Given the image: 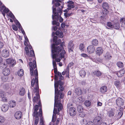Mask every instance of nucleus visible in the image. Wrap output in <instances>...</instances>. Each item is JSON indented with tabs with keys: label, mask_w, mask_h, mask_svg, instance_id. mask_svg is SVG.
Listing matches in <instances>:
<instances>
[{
	"label": "nucleus",
	"mask_w": 125,
	"mask_h": 125,
	"mask_svg": "<svg viewBox=\"0 0 125 125\" xmlns=\"http://www.w3.org/2000/svg\"><path fill=\"white\" fill-rule=\"evenodd\" d=\"M52 24L53 25H56L57 26H59L60 25L59 23L57 21L53 20L52 21Z\"/></svg>",
	"instance_id": "nucleus-45"
},
{
	"label": "nucleus",
	"mask_w": 125,
	"mask_h": 125,
	"mask_svg": "<svg viewBox=\"0 0 125 125\" xmlns=\"http://www.w3.org/2000/svg\"><path fill=\"white\" fill-rule=\"evenodd\" d=\"M52 64L54 69V73L56 75H57L59 77H60V76H62V75L61 73H60L59 72H58L56 62L55 61H52Z\"/></svg>",
	"instance_id": "nucleus-11"
},
{
	"label": "nucleus",
	"mask_w": 125,
	"mask_h": 125,
	"mask_svg": "<svg viewBox=\"0 0 125 125\" xmlns=\"http://www.w3.org/2000/svg\"><path fill=\"white\" fill-rule=\"evenodd\" d=\"M116 65L118 67L121 68H123L124 67L123 63L121 62H117Z\"/></svg>",
	"instance_id": "nucleus-35"
},
{
	"label": "nucleus",
	"mask_w": 125,
	"mask_h": 125,
	"mask_svg": "<svg viewBox=\"0 0 125 125\" xmlns=\"http://www.w3.org/2000/svg\"><path fill=\"white\" fill-rule=\"evenodd\" d=\"M118 114L116 117V120H118L123 115V113H122V110L121 109L120 110H119L118 111Z\"/></svg>",
	"instance_id": "nucleus-30"
},
{
	"label": "nucleus",
	"mask_w": 125,
	"mask_h": 125,
	"mask_svg": "<svg viewBox=\"0 0 125 125\" xmlns=\"http://www.w3.org/2000/svg\"><path fill=\"white\" fill-rule=\"evenodd\" d=\"M107 90V87L104 86L101 87L100 89V92L103 94H104Z\"/></svg>",
	"instance_id": "nucleus-22"
},
{
	"label": "nucleus",
	"mask_w": 125,
	"mask_h": 125,
	"mask_svg": "<svg viewBox=\"0 0 125 125\" xmlns=\"http://www.w3.org/2000/svg\"><path fill=\"white\" fill-rule=\"evenodd\" d=\"M25 90L24 88L23 87L21 88L19 92V93L20 95L22 96L24 95L25 93Z\"/></svg>",
	"instance_id": "nucleus-31"
},
{
	"label": "nucleus",
	"mask_w": 125,
	"mask_h": 125,
	"mask_svg": "<svg viewBox=\"0 0 125 125\" xmlns=\"http://www.w3.org/2000/svg\"><path fill=\"white\" fill-rule=\"evenodd\" d=\"M3 12L7 13L10 10L8 8H6L4 5L2 6L1 7H0V10L2 11V10Z\"/></svg>",
	"instance_id": "nucleus-23"
},
{
	"label": "nucleus",
	"mask_w": 125,
	"mask_h": 125,
	"mask_svg": "<svg viewBox=\"0 0 125 125\" xmlns=\"http://www.w3.org/2000/svg\"><path fill=\"white\" fill-rule=\"evenodd\" d=\"M27 62L28 61H31L32 59L33 60V62H29V66L30 72L31 75V76H34L33 74V68L35 69L37 67L36 62L35 61L36 59H35L32 56H29L28 59L27 58Z\"/></svg>",
	"instance_id": "nucleus-4"
},
{
	"label": "nucleus",
	"mask_w": 125,
	"mask_h": 125,
	"mask_svg": "<svg viewBox=\"0 0 125 125\" xmlns=\"http://www.w3.org/2000/svg\"><path fill=\"white\" fill-rule=\"evenodd\" d=\"M6 62L10 67H13L16 64V61L11 58L6 59Z\"/></svg>",
	"instance_id": "nucleus-8"
},
{
	"label": "nucleus",
	"mask_w": 125,
	"mask_h": 125,
	"mask_svg": "<svg viewBox=\"0 0 125 125\" xmlns=\"http://www.w3.org/2000/svg\"><path fill=\"white\" fill-rule=\"evenodd\" d=\"M57 36H54L53 37V42L55 43H56L57 42Z\"/></svg>",
	"instance_id": "nucleus-61"
},
{
	"label": "nucleus",
	"mask_w": 125,
	"mask_h": 125,
	"mask_svg": "<svg viewBox=\"0 0 125 125\" xmlns=\"http://www.w3.org/2000/svg\"><path fill=\"white\" fill-rule=\"evenodd\" d=\"M25 50L26 51V54L27 55H28L29 53L28 48L27 47H26L25 48Z\"/></svg>",
	"instance_id": "nucleus-52"
},
{
	"label": "nucleus",
	"mask_w": 125,
	"mask_h": 125,
	"mask_svg": "<svg viewBox=\"0 0 125 125\" xmlns=\"http://www.w3.org/2000/svg\"><path fill=\"white\" fill-rule=\"evenodd\" d=\"M24 36L25 39V41L24 42V44L25 46H27L29 43V40L26 34L24 35Z\"/></svg>",
	"instance_id": "nucleus-32"
},
{
	"label": "nucleus",
	"mask_w": 125,
	"mask_h": 125,
	"mask_svg": "<svg viewBox=\"0 0 125 125\" xmlns=\"http://www.w3.org/2000/svg\"><path fill=\"white\" fill-rule=\"evenodd\" d=\"M34 76L35 79L33 78L31 81V85L32 87H33L35 83H36L35 87L34 88V89L33 90L32 93V97L34 96V94L35 93V96H34L33 98V103H34L39 100V102L37 104L39 105L40 107L39 109V116L40 118V125H44L43 119L42 117V105L40 100L39 99L40 97L39 94L38 85V74H34Z\"/></svg>",
	"instance_id": "nucleus-1"
},
{
	"label": "nucleus",
	"mask_w": 125,
	"mask_h": 125,
	"mask_svg": "<svg viewBox=\"0 0 125 125\" xmlns=\"http://www.w3.org/2000/svg\"><path fill=\"white\" fill-rule=\"evenodd\" d=\"M109 114L110 117H112L114 115V113L112 111H110L109 112Z\"/></svg>",
	"instance_id": "nucleus-57"
},
{
	"label": "nucleus",
	"mask_w": 125,
	"mask_h": 125,
	"mask_svg": "<svg viewBox=\"0 0 125 125\" xmlns=\"http://www.w3.org/2000/svg\"><path fill=\"white\" fill-rule=\"evenodd\" d=\"M81 56L84 57L86 59L89 58L90 59H91L92 60H93V59L89 55H88L86 54L83 53L81 54Z\"/></svg>",
	"instance_id": "nucleus-29"
},
{
	"label": "nucleus",
	"mask_w": 125,
	"mask_h": 125,
	"mask_svg": "<svg viewBox=\"0 0 125 125\" xmlns=\"http://www.w3.org/2000/svg\"><path fill=\"white\" fill-rule=\"evenodd\" d=\"M60 52L58 53V52H53V53H52V57L53 59H55V60L54 61L55 62L56 61L57 62H59L61 61V59L60 58H56L58 57V54ZM53 61H54L53 60Z\"/></svg>",
	"instance_id": "nucleus-15"
},
{
	"label": "nucleus",
	"mask_w": 125,
	"mask_h": 125,
	"mask_svg": "<svg viewBox=\"0 0 125 125\" xmlns=\"http://www.w3.org/2000/svg\"><path fill=\"white\" fill-rule=\"evenodd\" d=\"M9 15L10 18L13 20L14 21H15V20L16 21V19L14 15L11 11H10L9 13Z\"/></svg>",
	"instance_id": "nucleus-41"
},
{
	"label": "nucleus",
	"mask_w": 125,
	"mask_h": 125,
	"mask_svg": "<svg viewBox=\"0 0 125 125\" xmlns=\"http://www.w3.org/2000/svg\"><path fill=\"white\" fill-rule=\"evenodd\" d=\"M58 77L56 74L54 75V88L55 89V94L56 96L57 97V95L58 94H57L56 93L57 92H58V88L59 85L60 86H62L63 84V82L60 80L58 81Z\"/></svg>",
	"instance_id": "nucleus-6"
},
{
	"label": "nucleus",
	"mask_w": 125,
	"mask_h": 125,
	"mask_svg": "<svg viewBox=\"0 0 125 125\" xmlns=\"http://www.w3.org/2000/svg\"><path fill=\"white\" fill-rule=\"evenodd\" d=\"M18 75L20 76H22L24 74L23 70L21 69H20L18 72Z\"/></svg>",
	"instance_id": "nucleus-39"
},
{
	"label": "nucleus",
	"mask_w": 125,
	"mask_h": 125,
	"mask_svg": "<svg viewBox=\"0 0 125 125\" xmlns=\"http://www.w3.org/2000/svg\"><path fill=\"white\" fill-rule=\"evenodd\" d=\"M9 108V106L8 104H4L2 106L1 109L3 112H5L8 110Z\"/></svg>",
	"instance_id": "nucleus-24"
},
{
	"label": "nucleus",
	"mask_w": 125,
	"mask_h": 125,
	"mask_svg": "<svg viewBox=\"0 0 125 125\" xmlns=\"http://www.w3.org/2000/svg\"><path fill=\"white\" fill-rule=\"evenodd\" d=\"M64 44V42H63L61 43L60 46H58L57 47H55V43L52 44L51 45L52 52L53 53L57 52L58 53L61 52L60 54V57L61 58H64L66 53L65 51L63 50V47Z\"/></svg>",
	"instance_id": "nucleus-2"
},
{
	"label": "nucleus",
	"mask_w": 125,
	"mask_h": 125,
	"mask_svg": "<svg viewBox=\"0 0 125 125\" xmlns=\"http://www.w3.org/2000/svg\"><path fill=\"white\" fill-rule=\"evenodd\" d=\"M62 6H61V8L58 7L57 8V10L55 8H54V5L52 7V12L53 14L52 15V18L53 20L56 19L58 21V20L59 13H60V14H61L62 13V9L63 7V5L64 4L62 3Z\"/></svg>",
	"instance_id": "nucleus-5"
},
{
	"label": "nucleus",
	"mask_w": 125,
	"mask_h": 125,
	"mask_svg": "<svg viewBox=\"0 0 125 125\" xmlns=\"http://www.w3.org/2000/svg\"><path fill=\"white\" fill-rule=\"evenodd\" d=\"M68 110V113L70 116H75L76 114V109L74 107H71Z\"/></svg>",
	"instance_id": "nucleus-10"
},
{
	"label": "nucleus",
	"mask_w": 125,
	"mask_h": 125,
	"mask_svg": "<svg viewBox=\"0 0 125 125\" xmlns=\"http://www.w3.org/2000/svg\"><path fill=\"white\" fill-rule=\"evenodd\" d=\"M75 93L77 95H79L82 94V91L80 88H76L75 90Z\"/></svg>",
	"instance_id": "nucleus-26"
},
{
	"label": "nucleus",
	"mask_w": 125,
	"mask_h": 125,
	"mask_svg": "<svg viewBox=\"0 0 125 125\" xmlns=\"http://www.w3.org/2000/svg\"><path fill=\"white\" fill-rule=\"evenodd\" d=\"M92 43L93 46H96L98 44V41L97 40L94 39L92 41Z\"/></svg>",
	"instance_id": "nucleus-37"
},
{
	"label": "nucleus",
	"mask_w": 125,
	"mask_h": 125,
	"mask_svg": "<svg viewBox=\"0 0 125 125\" xmlns=\"http://www.w3.org/2000/svg\"><path fill=\"white\" fill-rule=\"evenodd\" d=\"M95 49L94 46L92 45L89 46L87 48V51L89 54H92L95 51Z\"/></svg>",
	"instance_id": "nucleus-13"
},
{
	"label": "nucleus",
	"mask_w": 125,
	"mask_h": 125,
	"mask_svg": "<svg viewBox=\"0 0 125 125\" xmlns=\"http://www.w3.org/2000/svg\"><path fill=\"white\" fill-rule=\"evenodd\" d=\"M93 73L96 76L99 77L102 75V73L98 70L93 71Z\"/></svg>",
	"instance_id": "nucleus-25"
},
{
	"label": "nucleus",
	"mask_w": 125,
	"mask_h": 125,
	"mask_svg": "<svg viewBox=\"0 0 125 125\" xmlns=\"http://www.w3.org/2000/svg\"><path fill=\"white\" fill-rule=\"evenodd\" d=\"M67 6L68 8L67 9L68 10H69L74 7V4H68Z\"/></svg>",
	"instance_id": "nucleus-43"
},
{
	"label": "nucleus",
	"mask_w": 125,
	"mask_h": 125,
	"mask_svg": "<svg viewBox=\"0 0 125 125\" xmlns=\"http://www.w3.org/2000/svg\"><path fill=\"white\" fill-rule=\"evenodd\" d=\"M84 45L83 43H81L79 45V49L83 51L84 48Z\"/></svg>",
	"instance_id": "nucleus-47"
},
{
	"label": "nucleus",
	"mask_w": 125,
	"mask_h": 125,
	"mask_svg": "<svg viewBox=\"0 0 125 125\" xmlns=\"http://www.w3.org/2000/svg\"><path fill=\"white\" fill-rule=\"evenodd\" d=\"M12 28L13 30L15 31H17L18 30V28L15 25H13L12 26Z\"/></svg>",
	"instance_id": "nucleus-55"
},
{
	"label": "nucleus",
	"mask_w": 125,
	"mask_h": 125,
	"mask_svg": "<svg viewBox=\"0 0 125 125\" xmlns=\"http://www.w3.org/2000/svg\"><path fill=\"white\" fill-rule=\"evenodd\" d=\"M73 63L72 62H71L67 65V68L68 67V68H69V67H71L72 66H73Z\"/></svg>",
	"instance_id": "nucleus-62"
},
{
	"label": "nucleus",
	"mask_w": 125,
	"mask_h": 125,
	"mask_svg": "<svg viewBox=\"0 0 125 125\" xmlns=\"http://www.w3.org/2000/svg\"><path fill=\"white\" fill-rule=\"evenodd\" d=\"M4 93L3 91H0V97H2L4 96Z\"/></svg>",
	"instance_id": "nucleus-56"
},
{
	"label": "nucleus",
	"mask_w": 125,
	"mask_h": 125,
	"mask_svg": "<svg viewBox=\"0 0 125 125\" xmlns=\"http://www.w3.org/2000/svg\"><path fill=\"white\" fill-rule=\"evenodd\" d=\"M77 110L79 112H83V107L81 105H79L77 107Z\"/></svg>",
	"instance_id": "nucleus-42"
},
{
	"label": "nucleus",
	"mask_w": 125,
	"mask_h": 125,
	"mask_svg": "<svg viewBox=\"0 0 125 125\" xmlns=\"http://www.w3.org/2000/svg\"><path fill=\"white\" fill-rule=\"evenodd\" d=\"M22 116V113L21 111H17L15 114L14 116L15 118L19 120L21 119Z\"/></svg>",
	"instance_id": "nucleus-19"
},
{
	"label": "nucleus",
	"mask_w": 125,
	"mask_h": 125,
	"mask_svg": "<svg viewBox=\"0 0 125 125\" xmlns=\"http://www.w3.org/2000/svg\"><path fill=\"white\" fill-rule=\"evenodd\" d=\"M16 25L17 26V27L19 29H21V27H22L21 26L20 23H19V22L18 21L16 20Z\"/></svg>",
	"instance_id": "nucleus-49"
},
{
	"label": "nucleus",
	"mask_w": 125,
	"mask_h": 125,
	"mask_svg": "<svg viewBox=\"0 0 125 125\" xmlns=\"http://www.w3.org/2000/svg\"><path fill=\"white\" fill-rule=\"evenodd\" d=\"M69 68H68V67H67L66 70H65V72L66 74V75L69 77Z\"/></svg>",
	"instance_id": "nucleus-50"
},
{
	"label": "nucleus",
	"mask_w": 125,
	"mask_h": 125,
	"mask_svg": "<svg viewBox=\"0 0 125 125\" xmlns=\"http://www.w3.org/2000/svg\"><path fill=\"white\" fill-rule=\"evenodd\" d=\"M68 48L69 52H72L74 49V44L72 41H70L68 43Z\"/></svg>",
	"instance_id": "nucleus-12"
},
{
	"label": "nucleus",
	"mask_w": 125,
	"mask_h": 125,
	"mask_svg": "<svg viewBox=\"0 0 125 125\" xmlns=\"http://www.w3.org/2000/svg\"><path fill=\"white\" fill-rule=\"evenodd\" d=\"M84 104L86 107H89L91 105V103L90 101L86 100L84 102Z\"/></svg>",
	"instance_id": "nucleus-40"
},
{
	"label": "nucleus",
	"mask_w": 125,
	"mask_h": 125,
	"mask_svg": "<svg viewBox=\"0 0 125 125\" xmlns=\"http://www.w3.org/2000/svg\"><path fill=\"white\" fill-rule=\"evenodd\" d=\"M116 103L117 105L119 106H122L124 104L123 100L121 98H118L116 100Z\"/></svg>",
	"instance_id": "nucleus-18"
},
{
	"label": "nucleus",
	"mask_w": 125,
	"mask_h": 125,
	"mask_svg": "<svg viewBox=\"0 0 125 125\" xmlns=\"http://www.w3.org/2000/svg\"><path fill=\"white\" fill-rule=\"evenodd\" d=\"M29 56H32L35 59V55L34 53V52L33 50H31L30 51V54Z\"/></svg>",
	"instance_id": "nucleus-44"
},
{
	"label": "nucleus",
	"mask_w": 125,
	"mask_h": 125,
	"mask_svg": "<svg viewBox=\"0 0 125 125\" xmlns=\"http://www.w3.org/2000/svg\"><path fill=\"white\" fill-rule=\"evenodd\" d=\"M125 72V70L124 68L120 70L118 72H115V73L119 77H121L124 75Z\"/></svg>",
	"instance_id": "nucleus-17"
},
{
	"label": "nucleus",
	"mask_w": 125,
	"mask_h": 125,
	"mask_svg": "<svg viewBox=\"0 0 125 125\" xmlns=\"http://www.w3.org/2000/svg\"><path fill=\"white\" fill-rule=\"evenodd\" d=\"M34 116L36 118L37 117H39L38 116V113L37 111H34Z\"/></svg>",
	"instance_id": "nucleus-54"
},
{
	"label": "nucleus",
	"mask_w": 125,
	"mask_h": 125,
	"mask_svg": "<svg viewBox=\"0 0 125 125\" xmlns=\"http://www.w3.org/2000/svg\"><path fill=\"white\" fill-rule=\"evenodd\" d=\"M61 42V40L60 39H58V41H57V42L56 43H55V45H58Z\"/></svg>",
	"instance_id": "nucleus-60"
},
{
	"label": "nucleus",
	"mask_w": 125,
	"mask_h": 125,
	"mask_svg": "<svg viewBox=\"0 0 125 125\" xmlns=\"http://www.w3.org/2000/svg\"><path fill=\"white\" fill-rule=\"evenodd\" d=\"M86 125H94V124L93 122L90 121L87 122Z\"/></svg>",
	"instance_id": "nucleus-64"
},
{
	"label": "nucleus",
	"mask_w": 125,
	"mask_h": 125,
	"mask_svg": "<svg viewBox=\"0 0 125 125\" xmlns=\"http://www.w3.org/2000/svg\"><path fill=\"white\" fill-rule=\"evenodd\" d=\"M86 73L83 69L81 70L79 72V74L82 77H84L86 75Z\"/></svg>",
	"instance_id": "nucleus-28"
},
{
	"label": "nucleus",
	"mask_w": 125,
	"mask_h": 125,
	"mask_svg": "<svg viewBox=\"0 0 125 125\" xmlns=\"http://www.w3.org/2000/svg\"><path fill=\"white\" fill-rule=\"evenodd\" d=\"M102 7L103 9L102 11L106 13H109L108 10L109 8V6L107 3L106 2H103L102 4Z\"/></svg>",
	"instance_id": "nucleus-9"
},
{
	"label": "nucleus",
	"mask_w": 125,
	"mask_h": 125,
	"mask_svg": "<svg viewBox=\"0 0 125 125\" xmlns=\"http://www.w3.org/2000/svg\"><path fill=\"white\" fill-rule=\"evenodd\" d=\"M7 98L4 97H3L2 98L1 101H2L7 102Z\"/></svg>",
	"instance_id": "nucleus-63"
},
{
	"label": "nucleus",
	"mask_w": 125,
	"mask_h": 125,
	"mask_svg": "<svg viewBox=\"0 0 125 125\" xmlns=\"http://www.w3.org/2000/svg\"><path fill=\"white\" fill-rule=\"evenodd\" d=\"M1 55L3 57L7 58L9 56L10 53L9 51L6 49L3 50L1 52Z\"/></svg>",
	"instance_id": "nucleus-14"
},
{
	"label": "nucleus",
	"mask_w": 125,
	"mask_h": 125,
	"mask_svg": "<svg viewBox=\"0 0 125 125\" xmlns=\"http://www.w3.org/2000/svg\"><path fill=\"white\" fill-rule=\"evenodd\" d=\"M16 104V103L15 101L13 100L10 102L9 104L10 106V107L13 108L15 107Z\"/></svg>",
	"instance_id": "nucleus-34"
},
{
	"label": "nucleus",
	"mask_w": 125,
	"mask_h": 125,
	"mask_svg": "<svg viewBox=\"0 0 125 125\" xmlns=\"http://www.w3.org/2000/svg\"><path fill=\"white\" fill-rule=\"evenodd\" d=\"M113 28L116 29H118L120 27L119 24L118 23H116L113 25Z\"/></svg>",
	"instance_id": "nucleus-38"
},
{
	"label": "nucleus",
	"mask_w": 125,
	"mask_h": 125,
	"mask_svg": "<svg viewBox=\"0 0 125 125\" xmlns=\"http://www.w3.org/2000/svg\"><path fill=\"white\" fill-rule=\"evenodd\" d=\"M59 90L58 89V92L56 93L57 94V97L56 96L55 94V98H54V106H56L58 107L61 109L62 108V105L61 103V101L58 100V97L59 95H60V98L61 99H62L64 96L63 94H62V91H63L64 88L63 86H59Z\"/></svg>",
	"instance_id": "nucleus-3"
},
{
	"label": "nucleus",
	"mask_w": 125,
	"mask_h": 125,
	"mask_svg": "<svg viewBox=\"0 0 125 125\" xmlns=\"http://www.w3.org/2000/svg\"><path fill=\"white\" fill-rule=\"evenodd\" d=\"M104 57L107 60L110 59L112 57L111 55L110 54V53L107 52L105 55Z\"/></svg>",
	"instance_id": "nucleus-33"
},
{
	"label": "nucleus",
	"mask_w": 125,
	"mask_h": 125,
	"mask_svg": "<svg viewBox=\"0 0 125 125\" xmlns=\"http://www.w3.org/2000/svg\"><path fill=\"white\" fill-rule=\"evenodd\" d=\"M120 21L122 27L125 28V18H121L120 19Z\"/></svg>",
	"instance_id": "nucleus-27"
},
{
	"label": "nucleus",
	"mask_w": 125,
	"mask_h": 125,
	"mask_svg": "<svg viewBox=\"0 0 125 125\" xmlns=\"http://www.w3.org/2000/svg\"><path fill=\"white\" fill-rule=\"evenodd\" d=\"M100 12L102 15L99 17V18L100 22L103 23L105 21L107 17V15L108 13H106L104 12L103 11H101Z\"/></svg>",
	"instance_id": "nucleus-7"
},
{
	"label": "nucleus",
	"mask_w": 125,
	"mask_h": 125,
	"mask_svg": "<svg viewBox=\"0 0 125 125\" xmlns=\"http://www.w3.org/2000/svg\"><path fill=\"white\" fill-rule=\"evenodd\" d=\"M39 121V117H37L35 118L34 120V125H37Z\"/></svg>",
	"instance_id": "nucleus-48"
},
{
	"label": "nucleus",
	"mask_w": 125,
	"mask_h": 125,
	"mask_svg": "<svg viewBox=\"0 0 125 125\" xmlns=\"http://www.w3.org/2000/svg\"><path fill=\"white\" fill-rule=\"evenodd\" d=\"M10 70L8 68H5L3 70V73L5 76H8L10 74Z\"/></svg>",
	"instance_id": "nucleus-21"
},
{
	"label": "nucleus",
	"mask_w": 125,
	"mask_h": 125,
	"mask_svg": "<svg viewBox=\"0 0 125 125\" xmlns=\"http://www.w3.org/2000/svg\"><path fill=\"white\" fill-rule=\"evenodd\" d=\"M79 113H80L79 115V116L82 117H83L85 116V114L84 112H82Z\"/></svg>",
	"instance_id": "nucleus-51"
},
{
	"label": "nucleus",
	"mask_w": 125,
	"mask_h": 125,
	"mask_svg": "<svg viewBox=\"0 0 125 125\" xmlns=\"http://www.w3.org/2000/svg\"><path fill=\"white\" fill-rule=\"evenodd\" d=\"M107 25L109 28L113 29V25L111 22H108L107 23Z\"/></svg>",
	"instance_id": "nucleus-46"
},
{
	"label": "nucleus",
	"mask_w": 125,
	"mask_h": 125,
	"mask_svg": "<svg viewBox=\"0 0 125 125\" xmlns=\"http://www.w3.org/2000/svg\"><path fill=\"white\" fill-rule=\"evenodd\" d=\"M93 122L96 125H99L102 122L101 119L99 116L96 117L94 119Z\"/></svg>",
	"instance_id": "nucleus-16"
},
{
	"label": "nucleus",
	"mask_w": 125,
	"mask_h": 125,
	"mask_svg": "<svg viewBox=\"0 0 125 125\" xmlns=\"http://www.w3.org/2000/svg\"><path fill=\"white\" fill-rule=\"evenodd\" d=\"M121 83L118 80H116L114 82V84L117 88H118L120 85Z\"/></svg>",
	"instance_id": "nucleus-36"
},
{
	"label": "nucleus",
	"mask_w": 125,
	"mask_h": 125,
	"mask_svg": "<svg viewBox=\"0 0 125 125\" xmlns=\"http://www.w3.org/2000/svg\"><path fill=\"white\" fill-rule=\"evenodd\" d=\"M39 107L38 105L37 104L35 105L33 108L34 111H37L39 109Z\"/></svg>",
	"instance_id": "nucleus-58"
},
{
	"label": "nucleus",
	"mask_w": 125,
	"mask_h": 125,
	"mask_svg": "<svg viewBox=\"0 0 125 125\" xmlns=\"http://www.w3.org/2000/svg\"><path fill=\"white\" fill-rule=\"evenodd\" d=\"M103 51V50L102 48L101 47H98L96 49L95 52L96 54L98 55H101Z\"/></svg>",
	"instance_id": "nucleus-20"
},
{
	"label": "nucleus",
	"mask_w": 125,
	"mask_h": 125,
	"mask_svg": "<svg viewBox=\"0 0 125 125\" xmlns=\"http://www.w3.org/2000/svg\"><path fill=\"white\" fill-rule=\"evenodd\" d=\"M72 14V13H65L64 14V16L66 17V18H67L68 17L70 16Z\"/></svg>",
	"instance_id": "nucleus-53"
},
{
	"label": "nucleus",
	"mask_w": 125,
	"mask_h": 125,
	"mask_svg": "<svg viewBox=\"0 0 125 125\" xmlns=\"http://www.w3.org/2000/svg\"><path fill=\"white\" fill-rule=\"evenodd\" d=\"M2 79L3 81L6 82L8 80V78L7 77H5V76L3 77H2Z\"/></svg>",
	"instance_id": "nucleus-59"
}]
</instances>
